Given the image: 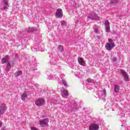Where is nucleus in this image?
Segmentation results:
<instances>
[{"label": "nucleus", "mask_w": 130, "mask_h": 130, "mask_svg": "<svg viewBox=\"0 0 130 130\" xmlns=\"http://www.w3.org/2000/svg\"><path fill=\"white\" fill-rule=\"evenodd\" d=\"M22 73H23V72H22V71H18L15 73V77H19V76L22 75Z\"/></svg>", "instance_id": "obj_19"}, {"label": "nucleus", "mask_w": 130, "mask_h": 130, "mask_svg": "<svg viewBox=\"0 0 130 130\" xmlns=\"http://www.w3.org/2000/svg\"><path fill=\"white\" fill-rule=\"evenodd\" d=\"M10 57L8 55L6 56L4 58H3L2 59V63H6V62H8L9 61V59Z\"/></svg>", "instance_id": "obj_12"}, {"label": "nucleus", "mask_w": 130, "mask_h": 130, "mask_svg": "<svg viewBox=\"0 0 130 130\" xmlns=\"http://www.w3.org/2000/svg\"><path fill=\"white\" fill-rule=\"evenodd\" d=\"M62 83L63 84V85H64V86H65V87H67L68 86V83H67V81H66L65 80H62L61 81Z\"/></svg>", "instance_id": "obj_24"}, {"label": "nucleus", "mask_w": 130, "mask_h": 130, "mask_svg": "<svg viewBox=\"0 0 130 130\" xmlns=\"http://www.w3.org/2000/svg\"><path fill=\"white\" fill-rule=\"evenodd\" d=\"M2 125H3V122H2V121H0V128L2 127Z\"/></svg>", "instance_id": "obj_32"}, {"label": "nucleus", "mask_w": 130, "mask_h": 130, "mask_svg": "<svg viewBox=\"0 0 130 130\" xmlns=\"http://www.w3.org/2000/svg\"><path fill=\"white\" fill-rule=\"evenodd\" d=\"M49 122V119L48 118H45L42 120H40V125L43 127H45L47 125H48V122Z\"/></svg>", "instance_id": "obj_2"}, {"label": "nucleus", "mask_w": 130, "mask_h": 130, "mask_svg": "<svg viewBox=\"0 0 130 130\" xmlns=\"http://www.w3.org/2000/svg\"><path fill=\"white\" fill-rule=\"evenodd\" d=\"M53 78V75H50L48 77V80H51V79H52Z\"/></svg>", "instance_id": "obj_25"}, {"label": "nucleus", "mask_w": 130, "mask_h": 130, "mask_svg": "<svg viewBox=\"0 0 130 130\" xmlns=\"http://www.w3.org/2000/svg\"><path fill=\"white\" fill-rule=\"evenodd\" d=\"M50 63L51 64H53L54 66H55V64H56V60H55V58H52L50 61Z\"/></svg>", "instance_id": "obj_15"}, {"label": "nucleus", "mask_w": 130, "mask_h": 130, "mask_svg": "<svg viewBox=\"0 0 130 130\" xmlns=\"http://www.w3.org/2000/svg\"><path fill=\"white\" fill-rule=\"evenodd\" d=\"M70 68H71V69H74V68L76 67V62H73L71 63V64H70Z\"/></svg>", "instance_id": "obj_21"}, {"label": "nucleus", "mask_w": 130, "mask_h": 130, "mask_svg": "<svg viewBox=\"0 0 130 130\" xmlns=\"http://www.w3.org/2000/svg\"><path fill=\"white\" fill-rule=\"evenodd\" d=\"M78 61L79 64H81V66H85V61L83 59V58L79 57L78 59Z\"/></svg>", "instance_id": "obj_13"}, {"label": "nucleus", "mask_w": 130, "mask_h": 130, "mask_svg": "<svg viewBox=\"0 0 130 130\" xmlns=\"http://www.w3.org/2000/svg\"><path fill=\"white\" fill-rule=\"evenodd\" d=\"M94 32L95 33H98V28L94 29Z\"/></svg>", "instance_id": "obj_29"}, {"label": "nucleus", "mask_w": 130, "mask_h": 130, "mask_svg": "<svg viewBox=\"0 0 130 130\" xmlns=\"http://www.w3.org/2000/svg\"><path fill=\"white\" fill-rule=\"evenodd\" d=\"M3 5H4V6L1 8V10L3 11H5V10H8L9 8V3L7 0H3L2 2Z\"/></svg>", "instance_id": "obj_7"}, {"label": "nucleus", "mask_w": 130, "mask_h": 130, "mask_svg": "<svg viewBox=\"0 0 130 130\" xmlns=\"http://www.w3.org/2000/svg\"><path fill=\"white\" fill-rule=\"evenodd\" d=\"M63 16L62 13V10L61 9H58L56 11L55 17L57 19H60L62 18Z\"/></svg>", "instance_id": "obj_3"}, {"label": "nucleus", "mask_w": 130, "mask_h": 130, "mask_svg": "<svg viewBox=\"0 0 130 130\" xmlns=\"http://www.w3.org/2000/svg\"><path fill=\"white\" fill-rule=\"evenodd\" d=\"M109 43H107L106 44V48L107 50L110 51L113 47H115V45L114 44V42H113V40L111 39H108Z\"/></svg>", "instance_id": "obj_1"}, {"label": "nucleus", "mask_w": 130, "mask_h": 130, "mask_svg": "<svg viewBox=\"0 0 130 130\" xmlns=\"http://www.w3.org/2000/svg\"><path fill=\"white\" fill-rule=\"evenodd\" d=\"M88 83H92V82H93V79H91V78H88L87 80Z\"/></svg>", "instance_id": "obj_26"}, {"label": "nucleus", "mask_w": 130, "mask_h": 130, "mask_svg": "<svg viewBox=\"0 0 130 130\" xmlns=\"http://www.w3.org/2000/svg\"><path fill=\"white\" fill-rule=\"evenodd\" d=\"M58 49L59 50V51L62 52V51H63V46H62L61 45H59L58 46Z\"/></svg>", "instance_id": "obj_20"}, {"label": "nucleus", "mask_w": 130, "mask_h": 130, "mask_svg": "<svg viewBox=\"0 0 130 130\" xmlns=\"http://www.w3.org/2000/svg\"><path fill=\"white\" fill-rule=\"evenodd\" d=\"M114 91H115V93H118V92H119V86H118V85H115Z\"/></svg>", "instance_id": "obj_16"}, {"label": "nucleus", "mask_w": 130, "mask_h": 130, "mask_svg": "<svg viewBox=\"0 0 130 130\" xmlns=\"http://www.w3.org/2000/svg\"><path fill=\"white\" fill-rule=\"evenodd\" d=\"M103 92H104V94L106 95V90H105V89L103 90Z\"/></svg>", "instance_id": "obj_31"}, {"label": "nucleus", "mask_w": 130, "mask_h": 130, "mask_svg": "<svg viewBox=\"0 0 130 130\" xmlns=\"http://www.w3.org/2000/svg\"><path fill=\"white\" fill-rule=\"evenodd\" d=\"M105 25L106 26V32H109V31H110V25L109 24V21L108 20H106L105 22Z\"/></svg>", "instance_id": "obj_10"}, {"label": "nucleus", "mask_w": 130, "mask_h": 130, "mask_svg": "<svg viewBox=\"0 0 130 130\" xmlns=\"http://www.w3.org/2000/svg\"><path fill=\"white\" fill-rule=\"evenodd\" d=\"M30 129H31V130H38L35 127H30Z\"/></svg>", "instance_id": "obj_28"}, {"label": "nucleus", "mask_w": 130, "mask_h": 130, "mask_svg": "<svg viewBox=\"0 0 130 130\" xmlns=\"http://www.w3.org/2000/svg\"><path fill=\"white\" fill-rule=\"evenodd\" d=\"M37 28L35 27H29L27 29V32H33V31H36Z\"/></svg>", "instance_id": "obj_18"}, {"label": "nucleus", "mask_w": 130, "mask_h": 130, "mask_svg": "<svg viewBox=\"0 0 130 130\" xmlns=\"http://www.w3.org/2000/svg\"><path fill=\"white\" fill-rule=\"evenodd\" d=\"M75 75L76 76V77H77V78H82V75H81V73H78V72H76L75 73Z\"/></svg>", "instance_id": "obj_22"}, {"label": "nucleus", "mask_w": 130, "mask_h": 130, "mask_svg": "<svg viewBox=\"0 0 130 130\" xmlns=\"http://www.w3.org/2000/svg\"><path fill=\"white\" fill-rule=\"evenodd\" d=\"M61 26H63V27H66L67 26V22L64 20H62L61 21Z\"/></svg>", "instance_id": "obj_23"}, {"label": "nucleus", "mask_w": 130, "mask_h": 130, "mask_svg": "<svg viewBox=\"0 0 130 130\" xmlns=\"http://www.w3.org/2000/svg\"><path fill=\"white\" fill-rule=\"evenodd\" d=\"M6 109H7L6 104H4L0 106V116L5 113Z\"/></svg>", "instance_id": "obj_5"}, {"label": "nucleus", "mask_w": 130, "mask_h": 130, "mask_svg": "<svg viewBox=\"0 0 130 130\" xmlns=\"http://www.w3.org/2000/svg\"><path fill=\"white\" fill-rule=\"evenodd\" d=\"M10 70H11V63L8 62L7 65V67L6 68V72H9Z\"/></svg>", "instance_id": "obj_17"}, {"label": "nucleus", "mask_w": 130, "mask_h": 130, "mask_svg": "<svg viewBox=\"0 0 130 130\" xmlns=\"http://www.w3.org/2000/svg\"><path fill=\"white\" fill-rule=\"evenodd\" d=\"M2 130H6L5 128H2Z\"/></svg>", "instance_id": "obj_33"}, {"label": "nucleus", "mask_w": 130, "mask_h": 130, "mask_svg": "<svg viewBox=\"0 0 130 130\" xmlns=\"http://www.w3.org/2000/svg\"><path fill=\"white\" fill-rule=\"evenodd\" d=\"M88 18L89 19H90V20H99L100 18L97 14H89L88 16Z\"/></svg>", "instance_id": "obj_8"}, {"label": "nucleus", "mask_w": 130, "mask_h": 130, "mask_svg": "<svg viewBox=\"0 0 130 130\" xmlns=\"http://www.w3.org/2000/svg\"><path fill=\"white\" fill-rule=\"evenodd\" d=\"M21 100H23V101H25V100H26V98H27V93H23L21 96Z\"/></svg>", "instance_id": "obj_14"}, {"label": "nucleus", "mask_w": 130, "mask_h": 130, "mask_svg": "<svg viewBox=\"0 0 130 130\" xmlns=\"http://www.w3.org/2000/svg\"><path fill=\"white\" fill-rule=\"evenodd\" d=\"M61 95L63 98H68L69 97V91L67 90H64L62 91Z\"/></svg>", "instance_id": "obj_11"}, {"label": "nucleus", "mask_w": 130, "mask_h": 130, "mask_svg": "<svg viewBox=\"0 0 130 130\" xmlns=\"http://www.w3.org/2000/svg\"><path fill=\"white\" fill-rule=\"evenodd\" d=\"M112 60H113V61H116V58H115V57L113 58Z\"/></svg>", "instance_id": "obj_30"}, {"label": "nucleus", "mask_w": 130, "mask_h": 130, "mask_svg": "<svg viewBox=\"0 0 130 130\" xmlns=\"http://www.w3.org/2000/svg\"><path fill=\"white\" fill-rule=\"evenodd\" d=\"M99 129V125L93 124L89 126V130H98Z\"/></svg>", "instance_id": "obj_9"}, {"label": "nucleus", "mask_w": 130, "mask_h": 130, "mask_svg": "<svg viewBox=\"0 0 130 130\" xmlns=\"http://www.w3.org/2000/svg\"><path fill=\"white\" fill-rule=\"evenodd\" d=\"M45 101L43 99H39L35 102V104L37 106H42L44 104Z\"/></svg>", "instance_id": "obj_4"}, {"label": "nucleus", "mask_w": 130, "mask_h": 130, "mask_svg": "<svg viewBox=\"0 0 130 130\" xmlns=\"http://www.w3.org/2000/svg\"><path fill=\"white\" fill-rule=\"evenodd\" d=\"M120 73L123 76L125 81L126 82H128V75H127V73L124 70H121Z\"/></svg>", "instance_id": "obj_6"}, {"label": "nucleus", "mask_w": 130, "mask_h": 130, "mask_svg": "<svg viewBox=\"0 0 130 130\" xmlns=\"http://www.w3.org/2000/svg\"><path fill=\"white\" fill-rule=\"evenodd\" d=\"M112 4H116L117 3V0H111Z\"/></svg>", "instance_id": "obj_27"}]
</instances>
